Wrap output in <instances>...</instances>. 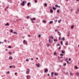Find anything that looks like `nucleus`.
<instances>
[{"label": "nucleus", "instance_id": "f3484780", "mask_svg": "<svg viewBox=\"0 0 79 79\" xmlns=\"http://www.w3.org/2000/svg\"><path fill=\"white\" fill-rule=\"evenodd\" d=\"M53 21H51L49 22V24H52L53 23Z\"/></svg>", "mask_w": 79, "mask_h": 79}, {"label": "nucleus", "instance_id": "423d86ee", "mask_svg": "<svg viewBox=\"0 0 79 79\" xmlns=\"http://www.w3.org/2000/svg\"><path fill=\"white\" fill-rule=\"evenodd\" d=\"M30 19L31 20V21H33V20L34 21H35V18H33V19L31 18Z\"/></svg>", "mask_w": 79, "mask_h": 79}, {"label": "nucleus", "instance_id": "ddd939ff", "mask_svg": "<svg viewBox=\"0 0 79 79\" xmlns=\"http://www.w3.org/2000/svg\"><path fill=\"white\" fill-rule=\"evenodd\" d=\"M61 52L62 53H64L65 52V51L63 50H62L61 51Z\"/></svg>", "mask_w": 79, "mask_h": 79}, {"label": "nucleus", "instance_id": "6e6552de", "mask_svg": "<svg viewBox=\"0 0 79 79\" xmlns=\"http://www.w3.org/2000/svg\"><path fill=\"white\" fill-rule=\"evenodd\" d=\"M54 75H55V76H58V73H55Z\"/></svg>", "mask_w": 79, "mask_h": 79}, {"label": "nucleus", "instance_id": "6e6d98bb", "mask_svg": "<svg viewBox=\"0 0 79 79\" xmlns=\"http://www.w3.org/2000/svg\"><path fill=\"white\" fill-rule=\"evenodd\" d=\"M31 22H32V23H34V21H33V20H32V21H31Z\"/></svg>", "mask_w": 79, "mask_h": 79}, {"label": "nucleus", "instance_id": "a19ab883", "mask_svg": "<svg viewBox=\"0 0 79 79\" xmlns=\"http://www.w3.org/2000/svg\"><path fill=\"white\" fill-rule=\"evenodd\" d=\"M69 61H71V59L70 58H69Z\"/></svg>", "mask_w": 79, "mask_h": 79}, {"label": "nucleus", "instance_id": "f704fd0d", "mask_svg": "<svg viewBox=\"0 0 79 79\" xmlns=\"http://www.w3.org/2000/svg\"><path fill=\"white\" fill-rule=\"evenodd\" d=\"M26 18H27V19H29V17L28 16H27L26 17Z\"/></svg>", "mask_w": 79, "mask_h": 79}, {"label": "nucleus", "instance_id": "0eeeda50", "mask_svg": "<svg viewBox=\"0 0 79 79\" xmlns=\"http://www.w3.org/2000/svg\"><path fill=\"white\" fill-rule=\"evenodd\" d=\"M36 66L37 67H40V64L38 63L36 64Z\"/></svg>", "mask_w": 79, "mask_h": 79}, {"label": "nucleus", "instance_id": "4c0bfd02", "mask_svg": "<svg viewBox=\"0 0 79 79\" xmlns=\"http://www.w3.org/2000/svg\"><path fill=\"white\" fill-rule=\"evenodd\" d=\"M58 31V29H55V31H56V32H57V31Z\"/></svg>", "mask_w": 79, "mask_h": 79}, {"label": "nucleus", "instance_id": "ea45409f", "mask_svg": "<svg viewBox=\"0 0 79 79\" xmlns=\"http://www.w3.org/2000/svg\"><path fill=\"white\" fill-rule=\"evenodd\" d=\"M55 6H56V7H58V6L57 5H55Z\"/></svg>", "mask_w": 79, "mask_h": 79}, {"label": "nucleus", "instance_id": "72a5a7b5", "mask_svg": "<svg viewBox=\"0 0 79 79\" xmlns=\"http://www.w3.org/2000/svg\"><path fill=\"white\" fill-rule=\"evenodd\" d=\"M48 41H49V42L50 43H51V41H50V39H49Z\"/></svg>", "mask_w": 79, "mask_h": 79}, {"label": "nucleus", "instance_id": "2f4dec72", "mask_svg": "<svg viewBox=\"0 0 79 79\" xmlns=\"http://www.w3.org/2000/svg\"><path fill=\"white\" fill-rule=\"evenodd\" d=\"M54 41H56V42L58 40H55V39H54L53 40Z\"/></svg>", "mask_w": 79, "mask_h": 79}, {"label": "nucleus", "instance_id": "774afa93", "mask_svg": "<svg viewBox=\"0 0 79 79\" xmlns=\"http://www.w3.org/2000/svg\"><path fill=\"white\" fill-rule=\"evenodd\" d=\"M36 60H38V57H36Z\"/></svg>", "mask_w": 79, "mask_h": 79}, {"label": "nucleus", "instance_id": "39448f33", "mask_svg": "<svg viewBox=\"0 0 79 79\" xmlns=\"http://www.w3.org/2000/svg\"><path fill=\"white\" fill-rule=\"evenodd\" d=\"M48 70L47 69H45L44 70V73H47V72H48Z\"/></svg>", "mask_w": 79, "mask_h": 79}, {"label": "nucleus", "instance_id": "5701e85b", "mask_svg": "<svg viewBox=\"0 0 79 79\" xmlns=\"http://www.w3.org/2000/svg\"><path fill=\"white\" fill-rule=\"evenodd\" d=\"M68 41H67L66 43L65 44V45H68Z\"/></svg>", "mask_w": 79, "mask_h": 79}, {"label": "nucleus", "instance_id": "b1692460", "mask_svg": "<svg viewBox=\"0 0 79 79\" xmlns=\"http://www.w3.org/2000/svg\"><path fill=\"white\" fill-rule=\"evenodd\" d=\"M45 6L46 7V6H47V3H45Z\"/></svg>", "mask_w": 79, "mask_h": 79}, {"label": "nucleus", "instance_id": "bb28decb", "mask_svg": "<svg viewBox=\"0 0 79 79\" xmlns=\"http://www.w3.org/2000/svg\"><path fill=\"white\" fill-rule=\"evenodd\" d=\"M10 3H12V2H13V1H12V0H10Z\"/></svg>", "mask_w": 79, "mask_h": 79}, {"label": "nucleus", "instance_id": "c9c22d12", "mask_svg": "<svg viewBox=\"0 0 79 79\" xmlns=\"http://www.w3.org/2000/svg\"><path fill=\"white\" fill-rule=\"evenodd\" d=\"M26 61L27 62L29 61V59H27L26 60Z\"/></svg>", "mask_w": 79, "mask_h": 79}, {"label": "nucleus", "instance_id": "9b49d317", "mask_svg": "<svg viewBox=\"0 0 79 79\" xmlns=\"http://www.w3.org/2000/svg\"><path fill=\"white\" fill-rule=\"evenodd\" d=\"M50 13H52L53 12V10L52 9H51L50 10Z\"/></svg>", "mask_w": 79, "mask_h": 79}, {"label": "nucleus", "instance_id": "6ab92c4d", "mask_svg": "<svg viewBox=\"0 0 79 79\" xmlns=\"http://www.w3.org/2000/svg\"><path fill=\"white\" fill-rule=\"evenodd\" d=\"M74 25H73L71 27V28L72 29H73V28H74Z\"/></svg>", "mask_w": 79, "mask_h": 79}, {"label": "nucleus", "instance_id": "473e14b6", "mask_svg": "<svg viewBox=\"0 0 79 79\" xmlns=\"http://www.w3.org/2000/svg\"><path fill=\"white\" fill-rule=\"evenodd\" d=\"M28 37H31V35H30L29 34L28 35Z\"/></svg>", "mask_w": 79, "mask_h": 79}, {"label": "nucleus", "instance_id": "412c9836", "mask_svg": "<svg viewBox=\"0 0 79 79\" xmlns=\"http://www.w3.org/2000/svg\"><path fill=\"white\" fill-rule=\"evenodd\" d=\"M30 2H28L27 4V6H29V5H30Z\"/></svg>", "mask_w": 79, "mask_h": 79}, {"label": "nucleus", "instance_id": "9d476101", "mask_svg": "<svg viewBox=\"0 0 79 79\" xmlns=\"http://www.w3.org/2000/svg\"><path fill=\"white\" fill-rule=\"evenodd\" d=\"M54 73L53 72H52L51 73V76L52 77H53V74H54Z\"/></svg>", "mask_w": 79, "mask_h": 79}, {"label": "nucleus", "instance_id": "393cba45", "mask_svg": "<svg viewBox=\"0 0 79 79\" xmlns=\"http://www.w3.org/2000/svg\"><path fill=\"white\" fill-rule=\"evenodd\" d=\"M10 31L12 33V32H13V30L12 29H11Z\"/></svg>", "mask_w": 79, "mask_h": 79}, {"label": "nucleus", "instance_id": "c85d7f7f", "mask_svg": "<svg viewBox=\"0 0 79 79\" xmlns=\"http://www.w3.org/2000/svg\"><path fill=\"white\" fill-rule=\"evenodd\" d=\"M34 2L35 3H37V0H35Z\"/></svg>", "mask_w": 79, "mask_h": 79}, {"label": "nucleus", "instance_id": "de8ad7c7", "mask_svg": "<svg viewBox=\"0 0 79 79\" xmlns=\"http://www.w3.org/2000/svg\"><path fill=\"white\" fill-rule=\"evenodd\" d=\"M75 68H76V69H78V67H77V66H76Z\"/></svg>", "mask_w": 79, "mask_h": 79}, {"label": "nucleus", "instance_id": "f8f14e48", "mask_svg": "<svg viewBox=\"0 0 79 79\" xmlns=\"http://www.w3.org/2000/svg\"><path fill=\"white\" fill-rule=\"evenodd\" d=\"M77 76H79V73H77L76 74Z\"/></svg>", "mask_w": 79, "mask_h": 79}, {"label": "nucleus", "instance_id": "2eb2a0df", "mask_svg": "<svg viewBox=\"0 0 79 79\" xmlns=\"http://www.w3.org/2000/svg\"><path fill=\"white\" fill-rule=\"evenodd\" d=\"M52 9H53V10H55L56 9V8L55 7H53Z\"/></svg>", "mask_w": 79, "mask_h": 79}, {"label": "nucleus", "instance_id": "4be33fe9", "mask_svg": "<svg viewBox=\"0 0 79 79\" xmlns=\"http://www.w3.org/2000/svg\"><path fill=\"white\" fill-rule=\"evenodd\" d=\"M70 76H72L73 75V73H72L70 72Z\"/></svg>", "mask_w": 79, "mask_h": 79}, {"label": "nucleus", "instance_id": "a211bd4d", "mask_svg": "<svg viewBox=\"0 0 79 79\" xmlns=\"http://www.w3.org/2000/svg\"><path fill=\"white\" fill-rule=\"evenodd\" d=\"M43 23H46V21L45 20H44L43 21Z\"/></svg>", "mask_w": 79, "mask_h": 79}, {"label": "nucleus", "instance_id": "1a4fd4ad", "mask_svg": "<svg viewBox=\"0 0 79 79\" xmlns=\"http://www.w3.org/2000/svg\"><path fill=\"white\" fill-rule=\"evenodd\" d=\"M10 25V24H9V23H6V24H5V26H9Z\"/></svg>", "mask_w": 79, "mask_h": 79}, {"label": "nucleus", "instance_id": "79ce46f5", "mask_svg": "<svg viewBox=\"0 0 79 79\" xmlns=\"http://www.w3.org/2000/svg\"><path fill=\"white\" fill-rule=\"evenodd\" d=\"M67 36L68 37L69 36V33L67 35Z\"/></svg>", "mask_w": 79, "mask_h": 79}, {"label": "nucleus", "instance_id": "3c124183", "mask_svg": "<svg viewBox=\"0 0 79 79\" xmlns=\"http://www.w3.org/2000/svg\"><path fill=\"white\" fill-rule=\"evenodd\" d=\"M59 40H61V37H59Z\"/></svg>", "mask_w": 79, "mask_h": 79}, {"label": "nucleus", "instance_id": "e433bc0d", "mask_svg": "<svg viewBox=\"0 0 79 79\" xmlns=\"http://www.w3.org/2000/svg\"><path fill=\"white\" fill-rule=\"evenodd\" d=\"M8 48H11V47L10 46H8Z\"/></svg>", "mask_w": 79, "mask_h": 79}, {"label": "nucleus", "instance_id": "c756f323", "mask_svg": "<svg viewBox=\"0 0 79 79\" xmlns=\"http://www.w3.org/2000/svg\"><path fill=\"white\" fill-rule=\"evenodd\" d=\"M52 36H51L49 37V38L50 39L52 37Z\"/></svg>", "mask_w": 79, "mask_h": 79}, {"label": "nucleus", "instance_id": "680f3d73", "mask_svg": "<svg viewBox=\"0 0 79 79\" xmlns=\"http://www.w3.org/2000/svg\"><path fill=\"white\" fill-rule=\"evenodd\" d=\"M5 11H6V10H7V9H6V8L5 9Z\"/></svg>", "mask_w": 79, "mask_h": 79}, {"label": "nucleus", "instance_id": "aec40b11", "mask_svg": "<svg viewBox=\"0 0 79 79\" xmlns=\"http://www.w3.org/2000/svg\"><path fill=\"white\" fill-rule=\"evenodd\" d=\"M8 53L9 55H11V54H12V53H11L10 52H9Z\"/></svg>", "mask_w": 79, "mask_h": 79}, {"label": "nucleus", "instance_id": "58836bf2", "mask_svg": "<svg viewBox=\"0 0 79 79\" xmlns=\"http://www.w3.org/2000/svg\"><path fill=\"white\" fill-rule=\"evenodd\" d=\"M6 9H8V8H9V7L8 6H6Z\"/></svg>", "mask_w": 79, "mask_h": 79}, {"label": "nucleus", "instance_id": "dca6fc26", "mask_svg": "<svg viewBox=\"0 0 79 79\" xmlns=\"http://www.w3.org/2000/svg\"><path fill=\"white\" fill-rule=\"evenodd\" d=\"M61 40H63V41H64V40H65V39H64V37H63Z\"/></svg>", "mask_w": 79, "mask_h": 79}, {"label": "nucleus", "instance_id": "052dcab7", "mask_svg": "<svg viewBox=\"0 0 79 79\" xmlns=\"http://www.w3.org/2000/svg\"><path fill=\"white\" fill-rule=\"evenodd\" d=\"M50 76V74H48V76Z\"/></svg>", "mask_w": 79, "mask_h": 79}, {"label": "nucleus", "instance_id": "13d9d810", "mask_svg": "<svg viewBox=\"0 0 79 79\" xmlns=\"http://www.w3.org/2000/svg\"><path fill=\"white\" fill-rule=\"evenodd\" d=\"M12 59H13V57H11L10 58V60H12Z\"/></svg>", "mask_w": 79, "mask_h": 79}, {"label": "nucleus", "instance_id": "20e7f679", "mask_svg": "<svg viewBox=\"0 0 79 79\" xmlns=\"http://www.w3.org/2000/svg\"><path fill=\"white\" fill-rule=\"evenodd\" d=\"M26 77H27V79H31V76L29 75H28L27 76H26Z\"/></svg>", "mask_w": 79, "mask_h": 79}, {"label": "nucleus", "instance_id": "f03ea898", "mask_svg": "<svg viewBox=\"0 0 79 79\" xmlns=\"http://www.w3.org/2000/svg\"><path fill=\"white\" fill-rule=\"evenodd\" d=\"M23 42L24 44H25V45H26L27 44V41H26V40H23Z\"/></svg>", "mask_w": 79, "mask_h": 79}, {"label": "nucleus", "instance_id": "a18cd8bd", "mask_svg": "<svg viewBox=\"0 0 79 79\" xmlns=\"http://www.w3.org/2000/svg\"><path fill=\"white\" fill-rule=\"evenodd\" d=\"M12 66H9V68H12Z\"/></svg>", "mask_w": 79, "mask_h": 79}, {"label": "nucleus", "instance_id": "0e129e2a", "mask_svg": "<svg viewBox=\"0 0 79 79\" xmlns=\"http://www.w3.org/2000/svg\"><path fill=\"white\" fill-rule=\"evenodd\" d=\"M4 42H6V40H5Z\"/></svg>", "mask_w": 79, "mask_h": 79}, {"label": "nucleus", "instance_id": "49530a36", "mask_svg": "<svg viewBox=\"0 0 79 79\" xmlns=\"http://www.w3.org/2000/svg\"><path fill=\"white\" fill-rule=\"evenodd\" d=\"M67 64H69V62L68 61H67Z\"/></svg>", "mask_w": 79, "mask_h": 79}, {"label": "nucleus", "instance_id": "4d7b16f0", "mask_svg": "<svg viewBox=\"0 0 79 79\" xmlns=\"http://www.w3.org/2000/svg\"><path fill=\"white\" fill-rule=\"evenodd\" d=\"M38 37H40V35H38Z\"/></svg>", "mask_w": 79, "mask_h": 79}, {"label": "nucleus", "instance_id": "a878e982", "mask_svg": "<svg viewBox=\"0 0 79 79\" xmlns=\"http://www.w3.org/2000/svg\"><path fill=\"white\" fill-rule=\"evenodd\" d=\"M51 45L50 44H48L47 45V47H49V46H51Z\"/></svg>", "mask_w": 79, "mask_h": 79}, {"label": "nucleus", "instance_id": "864d4df0", "mask_svg": "<svg viewBox=\"0 0 79 79\" xmlns=\"http://www.w3.org/2000/svg\"><path fill=\"white\" fill-rule=\"evenodd\" d=\"M60 55L61 56H63V54H61Z\"/></svg>", "mask_w": 79, "mask_h": 79}, {"label": "nucleus", "instance_id": "5fc2aeb1", "mask_svg": "<svg viewBox=\"0 0 79 79\" xmlns=\"http://www.w3.org/2000/svg\"><path fill=\"white\" fill-rule=\"evenodd\" d=\"M58 45H59V46H60V44H57V46H58Z\"/></svg>", "mask_w": 79, "mask_h": 79}, {"label": "nucleus", "instance_id": "69168bd1", "mask_svg": "<svg viewBox=\"0 0 79 79\" xmlns=\"http://www.w3.org/2000/svg\"><path fill=\"white\" fill-rule=\"evenodd\" d=\"M6 51H7L8 50V49H5Z\"/></svg>", "mask_w": 79, "mask_h": 79}, {"label": "nucleus", "instance_id": "4468645a", "mask_svg": "<svg viewBox=\"0 0 79 79\" xmlns=\"http://www.w3.org/2000/svg\"><path fill=\"white\" fill-rule=\"evenodd\" d=\"M61 19H60V20H58V23H60V22H61Z\"/></svg>", "mask_w": 79, "mask_h": 79}, {"label": "nucleus", "instance_id": "cd10ccee", "mask_svg": "<svg viewBox=\"0 0 79 79\" xmlns=\"http://www.w3.org/2000/svg\"><path fill=\"white\" fill-rule=\"evenodd\" d=\"M64 66H65L66 65V63H65L64 64Z\"/></svg>", "mask_w": 79, "mask_h": 79}, {"label": "nucleus", "instance_id": "09e8293b", "mask_svg": "<svg viewBox=\"0 0 79 79\" xmlns=\"http://www.w3.org/2000/svg\"><path fill=\"white\" fill-rule=\"evenodd\" d=\"M60 49H61V46L59 48V50H60Z\"/></svg>", "mask_w": 79, "mask_h": 79}, {"label": "nucleus", "instance_id": "7c9ffc66", "mask_svg": "<svg viewBox=\"0 0 79 79\" xmlns=\"http://www.w3.org/2000/svg\"><path fill=\"white\" fill-rule=\"evenodd\" d=\"M68 72H67L66 73H65V74L67 75V74H68Z\"/></svg>", "mask_w": 79, "mask_h": 79}, {"label": "nucleus", "instance_id": "603ef678", "mask_svg": "<svg viewBox=\"0 0 79 79\" xmlns=\"http://www.w3.org/2000/svg\"><path fill=\"white\" fill-rule=\"evenodd\" d=\"M60 12V11H59V10H57V13H59Z\"/></svg>", "mask_w": 79, "mask_h": 79}, {"label": "nucleus", "instance_id": "37998d69", "mask_svg": "<svg viewBox=\"0 0 79 79\" xmlns=\"http://www.w3.org/2000/svg\"><path fill=\"white\" fill-rule=\"evenodd\" d=\"M60 44H61V45H63V41H61V42H60Z\"/></svg>", "mask_w": 79, "mask_h": 79}, {"label": "nucleus", "instance_id": "e2e57ef3", "mask_svg": "<svg viewBox=\"0 0 79 79\" xmlns=\"http://www.w3.org/2000/svg\"><path fill=\"white\" fill-rule=\"evenodd\" d=\"M52 39H53V37L52 36V38H51Z\"/></svg>", "mask_w": 79, "mask_h": 79}, {"label": "nucleus", "instance_id": "c03bdc74", "mask_svg": "<svg viewBox=\"0 0 79 79\" xmlns=\"http://www.w3.org/2000/svg\"><path fill=\"white\" fill-rule=\"evenodd\" d=\"M10 74V72L9 71H8V72H6V74Z\"/></svg>", "mask_w": 79, "mask_h": 79}, {"label": "nucleus", "instance_id": "f257e3e1", "mask_svg": "<svg viewBox=\"0 0 79 79\" xmlns=\"http://www.w3.org/2000/svg\"><path fill=\"white\" fill-rule=\"evenodd\" d=\"M29 72H30V69H27L26 73V74H29Z\"/></svg>", "mask_w": 79, "mask_h": 79}, {"label": "nucleus", "instance_id": "7ed1b4c3", "mask_svg": "<svg viewBox=\"0 0 79 79\" xmlns=\"http://www.w3.org/2000/svg\"><path fill=\"white\" fill-rule=\"evenodd\" d=\"M21 5H22V6H24V5H25V4H24V1H23L22 3H21L20 4Z\"/></svg>", "mask_w": 79, "mask_h": 79}, {"label": "nucleus", "instance_id": "bf43d9fd", "mask_svg": "<svg viewBox=\"0 0 79 79\" xmlns=\"http://www.w3.org/2000/svg\"><path fill=\"white\" fill-rule=\"evenodd\" d=\"M7 1L8 2H10V0H7Z\"/></svg>", "mask_w": 79, "mask_h": 79}, {"label": "nucleus", "instance_id": "8fccbe9b", "mask_svg": "<svg viewBox=\"0 0 79 79\" xmlns=\"http://www.w3.org/2000/svg\"><path fill=\"white\" fill-rule=\"evenodd\" d=\"M14 34H17V32H14Z\"/></svg>", "mask_w": 79, "mask_h": 79}, {"label": "nucleus", "instance_id": "338daca9", "mask_svg": "<svg viewBox=\"0 0 79 79\" xmlns=\"http://www.w3.org/2000/svg\"><path fill=\"white\" fill-rule=\"evenodd\" d=\"M15 74H17V73H15Z\"/></svg>", "mask_w": 79, "mask_h": 79}]
</instances>
